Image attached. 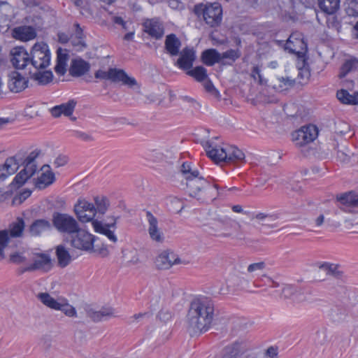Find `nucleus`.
Masks as SVG:
<instances>
[{"instance_id":"obj_13","label":"nucleus","mask_w":358,"mask_h":358,"mask_svg":"<svg viewBox=\"0 0 358 358\" xmlns=\"http://www.w3.org/2000/svg\"><path fill=\"white\" fill-rule=\"evenodd\" d=\"M179 58L175 62V65L180 69L186 71L192 68L196 59V51L192 47L186 46L180 52Z\"/></svg>"},{"instance_id":"obj_1","label":"nucleus","mask_w":358,"mask_h":358,"mask_svg":"<svg viewBox=\"0 0 358 358\" xmlns=\"http://www.w3.org/2000/svg\"><path fill=\"white\" fill-rule=\"evenodd\" d=\"M215 306L209 298H201L190 304L187 314V328L192 334L206 332L210 327L214 316Z\"/></svg>"},{"instance_id":"obj_59","label":"nucleus","mask_w":358,"mask_h":358,"mask_svg":"<svg viewBox=\"0 0 358 358\" xmlns=\"http://www.w3.org/2000/svg\"><path fill=\"white\" fill-rule=\"evenodd\" d=\"M110 69L107 71H103V70H98L94 73V77L97 79H101V80H110Z\"/></svg>"},{"instance_id":"obj_22","label":"nucleus","mask_w":358,"mask_h":358,"mask_svg":"<svg viewBox=\"0 0 358 358\" xmlns=\"http://www.w3.org/2000/svg\"><path fill=\"white\" fill-rule=\"evenodd\" d=\"M243 343L235 341L223 348L220 358H241L244 352Z\"/></svg>"},{"instance_id":"obj_29","label":"nucleus","mask_w":358,"mask_h":358,"mask_svg":"<svg viewBox=\"0 0 358 358\" xmlns=\"http://www.w3.org/2000/svg\"><path fill=\"white\" fill-rule=\"evenodd\" d=\"M348 308L343 301H341L333 306L329 310V315L331 320L335 322L343 321L348 315Z\"/></svg>"},{"instance_id":"obj_25","label":"nucleus","mask_w":358,"mask_h":358,"mask_svg":"<svg viewBox=\"0 0 358 358\" xmlns=\"http://www.w3.org/2000/svg\"><path fill=\"white\" fill-rule=\"evenodd\" d=\"M32 271L42 270L45 272L49 271L52 268V262L50 255L44 253L38 254L34 263L30 264Z\"/></svg>"},{"instance_id":"obj_54","label":"nucleus","mask_w":358,"mask_h":358,"mask_svg":"<svg viewBox=\"0 0 358 358\" xmlns=\"http://www.w3.org/2000/svg\"><path fill=\"white\" fill-rule=\"evenodd\" d=\"M266 268V264L264 262H260L257 263H253L248 266V271L249 273H254L257 271H262Z\"/></svg>"},{"instance_id":"obj_4","label":"nucleus","mask_w":358,"mask_h":358,"mask_svg":"<svg viewBox=\"0 0 358 358\" xmlns=\"http://www.w3.org/2000/svg\"><path fill=\"white\" fill-rule=\"evenodd\" d=\"M193 12L198 17H202L210 27H218L222 23V8L218 2L196 4Z\"/></svg>"},{"instance_id":"obj_45","label":"nucleus","mask_w":358,"mask_h":358,"mask_svg":"<svg viewBox=\"0 0 358 358\" xmlns=\"http://www.w3.org/2000/svg\"><path fill=\"white\" fill-rule=\"evenodd\" d=\"M346 14L348 16L358 17V0H351L345 8Z\"/></svg>"},{"instance_id":"obj_52","label":"nucleus","mask_w":358,"mask_h":358,"mask_svg":"<svg viewBox=\"0 0 358 358\" xmlns=\"http://www.w3.org/2000/svg\"><path fill=\"white\" fill-rule=\"evenodd\" d=\"M74 27H76L75 34H76V38L78 39V41L76 43H73V45L86 47V44L83 41L84 34H83V31L82 28L80 27V26L78 23H76L74 24Z\"/></svg>"},{"instance_id":"obj_35","label":"nucleus","mask_w":358,"mask_h":358,"mask_svg":"<svg viewBox=\"0 0 358 358\" xmlns=\"http://www.w3.org/2000/svg\"><path fill=\"white\" fill-rule=\"evenodd\" d=\"M30 78L38 82L41 85H45L50 83L53 78V74L51 71H40L36 70L35 72L29 71Z\"/></svg>"},{"instance_id":"obj_3","label":"nucleus","mask_w":358,"mask_h":358,"mask_svg":"<svg viewBox=\"0 0 358 358\" xmlns=\"http://www.w3.org/2000/svg\"><path fill=\"white\" fill-rule=\"evenodd\" d=\"M40 154L41 150L36 149L25 159H23L20 153L7 158L5 163L0 166V181L4 180L8 176L13 174L17 170L20 164L24 168H28L29 170L34 169L36 172L37 168L34 161Z\"/></svg>"},{"instance_id":"obj_43","label":"nucleus","mask_w":358,"mask_h":358,"mask_svg":"<svg viewBox=\"0 0 358 358\" xmlns=\"http://www.w3.org/2000/svg\"><path fill=\"white\" fill-rule=\"evenodd\" d=\"M319 268L326 271L327 275H331L336 278H339L342 275V272L338 271V266L335 264L325 262L322 264Z\"/></svg>"},{"instance_id":"obj_6","label":"nucleus","mask_w":358,"mask_h":358,"mask_svg":"<svg viewBox=\"0 0 358 358\" xmlns=\"http://www.w3.org/2000/svg\"><path fill=\"white\" fill-rule=\"evenodd\" d=\"M52 227L61 234L72 235L78 229L79 223L71 215L61 212H53L52 215Z\"/></svg>"},{"instance_id":"obj_44","label":"nucleus","mask_w":358,"mask_h":358,"mask_svg":"<svg viewBox=\"0 0 358 358\" xmlns=\"http://www.w3.org/2000/svg\"><path fill=\"white\" fill-rule=\"evenodd\" d=\"M358 64V61L355 59H350L347 60L341 67L339 78H343L346 76V75L352 71L355 66Z\"/></svg>"},{"instance_id":"obj_50","label":"nucleus","mask_w":358,"mask_h":358,"mask_svg":"<svg viewBox=\"0 0 358 358\" xmlns=\"http://www.w3.org/2000/svg\"><path fill=\"white\" fill-rule=\"evenodd\" d=\"M26 22L32 25L36 29H39L43 25L42 18L38 15L29 16L25 18Z\"/></svg>"},{"instance_id":"obj_42","label":"nucleus","mask_w":358,"mask_h":358,"mask_svg":"<svg viewBox=\"0 0 358 358\" xmlns=\"http://www.w3.org/2000/svg\"><path fill=\"white\" fill-rule=\"evenodd\" d=\"M37 298L41 301V302L46 306L47 307L57 310L59 308V303L57 300L52 298L48 293L47 292H41L37 295Z\"/></svg>"},{"instance_id":"obj_26","label":"nucleus","mask_w":358,"mask_h":358,"mask_svg":"<svg viewBox=\"0 0 358 358\" xmlns=\"http://www.w3.org/2000/svg\"><path fill=\"white\" fill-rule=\"evenodd\" d=\"M146 217L149 222L148 232L150 238L157 242H162L164 238L158 229L157 218L150 211L146 212Z\"/></svg>"},{"instance_id":"obj_36","label":"nucleus","mask_w":358,"mask_h":358,"mask_svg":"<svg viewBox=\"0 0 358 358\" xmlns=\"http://www.w3.org/2000/svg\"><path fill=\"white\" fill-rule=\"evenodd\" d=\"M241 56L239 49H229L223 53H220V64L222 65H232L236 59Z\"/></svg>"},{"instance_id":"obj_49","label":"nucleus","mask_w":358,"mask_h":358,"mask_svg":"<svg viewBox=\"0 0 358 358\" xmlns=\"http://www.w3.org/2000/svg\"><path fill=\"white\" fill-rule=\"evenodd\" d=\"M10 236L8 230L0 231V255H3V250L9 242Z\"/></svg>"},{"instance_id":"obj_55","label":"nucleus","mask_w":358,"mask_h":358,"mask_svg":"<svg viewBox=\"0 0 358 358\" xmlns=\"http://www.w3.org/2000/svg\"><path fill=\"white\" fill-rule=\"evenodd\" d=\"M171 205L172 206V210L178 213H180L184 208L182 201L177 198L171 199Z\"/></svg>"},{"instance_id":"obj_62","label":"nucleus","mask_w":358,"mask_h":358,"mask_svg":"<svg viewBox=\"0 0 358 358\" xmlns=\"http://www.w3.org/2000/svg\"><path fill=\"white\" fill-rule=\"evenodd\" d=\"M278 79L280 83H283L284 86L286 87H293L295 84V80L291 79L289 77H280L278 78Z\"/></svg>"},{"instance_id":"obj_28","label":"nucleus","mask_w":358,"mask_h":358,"mask_svg":"<svg viewBox=\"0 0 358 358\" xmlns=\"http://www.w3.org/2000/svg\"><path fill=\"white\" fill-rule=\"evenodd\" d=\"M119 218V216L109 217L108 219H110L112 222L108 223H103L102 221L94 220L92 221V224L95 232L102 234L106 236V234H108V231H109L111 229L113 230L116 229V222Z\"/></svg>"},{"instance_id":"obj_33","label":"nucleus","mask_w":358,"mask_h":358,"mask_svg":"<svg viewBox=\"0 0 358 358\" xmlns=\"http://www.w3.org/2000/svg\"><path fill=\"white\" fill-rule=\"evenodd\" d=\"M279 216L278 214H266L259 213L255 215V219L261 221L259 224L262 227H267L269 228H275L278 227L276 221L278 220Z\"/></svg>"},{"instance_id":"obj_16","label":"nucleus","mask_w":358,"mask_h":358,"mask_svg":"<svg viewBox=\"0 0 358 358\" xmlns=\"http://www.w3.org/2000/svg\"><path fill=\"white\" fill-rule=\"evenodd\" d=\"M110 80L111 82L117 83L121 82L123 85L130 87L137 85L134 78L130 77L121 69L110 68Z\"/></svg>"},{"instance_id":"obj_24","label":"nucleus","mask_w":358,"mask_h":358,"mask_svg":"<svg viewBox=\"0 0 358 358\" xmlns=\"http://www.w3.org/2000/svg\"><path fill=\"white\" fill-rule=\"evenodd\" d=\"M76 103V101L71 99L67 103L55 106L51 108V114L55 117H59L62 114L69 117L73 114Z\"/></svg>"},{"instance_id":"obj_41","label":"nucleus","mask_w":358,"mask_h":358,"mask_svg":"<svg viewBox=\"0 0 358 358\" xmlns=\"http://www.w3.org/2000/svg\"><path fill=\"white\" fill-rule=\"evenodd\" d=\"M187 74L194 78L198 82H202L208 78L207 70L202 66H198L187 70Z\"/></svg>"},{"instance_id":"obj_19","label":"nucleus","mask_w":358,"mask_h":358,"mask_svg":"<svg viewBox=\"0 0 358 358\" xmlns=\"http://www.w3.org/2000/svg\"><path fill=\"white\" fill-rule=\"evenodd\" d=\"M52 229V222L46 219H36L29 225L27 231L31 236H40L45 231Z\"/></svg>"},{"instance_id":"obj_39","label":"nucleus","mask_w":358,"mask_h":358,"mask_svg":"<svg viewBox=\"0 0 358 358\" xmlns=\"http://www.w3.org/2000/svg\"><path fill=\"white\" fill-rule=\"evenodd\" d=\"M55 180V174L51 171H46L41 173L36 179V187L39 189H44L51 185Z\"/></svg>"},{"instance_id":"obj_9","label":"nucleus","mask_w":358,"mask_h":358,"mask_svg":"<svg viewBox=\"0 0 358 358\" xmlns=\"http://www.w3.org/2000/svg\"><path fill=\"white\" fill-rule=\"evenodd\" d=\"M71 245L76 249L83 251H92L95 236L78 227L77 231L71 235Z\"/></svg>"},{"instance_id":"obj_7","label":"nucleus","mask_w":358,"mask_h":358,"mask_svg":"<svg viewBox=\"0 0 358 358\" xmlns=\"http://www.w3.org/2000/svg\"><path fill=\"white\" fill-rule=\"evenodd\" d=\"M187 187L189 191V195L198 199H201L200 193L202 191L210 194L211 197L214 196V199L217 195L218 186L216 184L211 185L203 177L198 176V178H190V180H187Z\"/></svg>"},{"instance_id":"obj_60","label":"nucleus","mask_w":358,"mask_h":358,"mask_svg":"<svg viewBox=\"0 0 358 358\" xmlns=\"http://www.w3.org/2000/svg\"><path fill=\"white\" fill-rule=\"evenodd\" d=\"M57 62L66 64V61L69 58V55L66 52H63L62 48H60L57 50Z\"/></svg>"},{"instance_id":"obj_40","label":"nucleus","mask_w":358,"mask_h":358,"mask_svg":"<svg viewBox=\"0 0 358 358\" xmlns=\"http://www.w3.org/2000/svg\"><path fill=\"white\" fill-rule=\"evenodd\" d=\"M96 213L104 215L107 211L110 202L106 196H96L94 198Z\"/></svg>"},{"instance_id":"obj_8","label":"nucleus","mask_w":358,"mask_h":358,"mask_svg":"<svg viewBox=\"0 0 358 358\" xmlns=\"http://www.w3.org/2000/svg\"><path fill=\"white\" fill-rule=\"evenodd\" d=\"M285 50L296 55L306 63L308 45L304 41L303 34L300 32L292 33L285 44Z\"/></svg>"},{"instance_id":"obj_14","label":"nucleus","mask_w":358,"mask_h":358,"mask_svg":"<svg viewBox=\"0 0 358 358\" xmlns=\"http://www.w3.org/2000/svg\"><path fill=\"white\" fill-rule=\"evenodd\" d=\"M318 135L317 127L313 124L302 127L296 131L297 143L300 145L313 142Z\"/></svg>"},{"instance_id":"obj_27","label":"nucleus","mask_w":358,"mask_h":358,"mask_svg":"<svg viewBox=\"0 0 358 358\" xmlns=\"http://www.w3.org/2000/svg\"><path fill=\"white\" fill-rule=\"evenodd\" d=\"M35 173L34 169L29 170L28 168H24L21 170L13 178L12 182L10 184L11 189H19L22 187L28 179H29Z\"/></svg>"},{"instance_id":"obj_47","label":"nucleus","mask_w":358,"mask_h":358,"mask_svg":"<svg viewBox=\"0 0 358 358\" xmlns=\"http://www.w3.org/2000/svg\"><path fill=\"white\" fill-rule=\"evenodd\" d=\"M306 294L307 292L304 289L296 287L292 300L293 303H299L306 301Z\"/></svg>"},{"instance_id":"obj_57","label":"nucleus","mask_w":358,"mask_h":358,"mask_svg":"<svg viewBox=\"0 0 358 358\" xmlns=\"http://www.w3.org/2000/svg\"><path fill=\"white\" fill-rule=\"evenodd\" d=\"M327 342V336L323 331H317L315 338V343L317 345H323Z\"/></svg>"},{"instance_id":"obj_56","label":"nucleus","mask_w":358,"mask_h":358,"mask_svg":"<svg viewBox=\"0 0 358 358\" xmlns=\"http://www.w3.org/2000/svg\"><path fill=\"white\" fill-rule=\"evenodd\" d=\"M10 261L12 263L20 264L26 261V257L18 252H15L10 255Z\"/></svg>"},{"instance_id":"obj_48","label":"nucleus","mask_w":358,"mask_h":358,"mask_svg":"<svg viewBox=\"0 0 358 358\" xmlns=\"http://www.w3.org/2000/svg\"><path fill=\"white\" fill-rule=\"evenodd\" d=\"M218 223L220 224V225L224 229H228L229 228L234 227L236 226L240 227L239 224L236 222V221L231 220L229 217H224L222 218H218L217 220Z\"/></svg>"},{"instance_id":"obj_12","label":"nucleus","mask_w":358,"mask_h":358,"mask_svg":"<svg viewBox=\"0 0 358 358\" xmlns=\"http://www.w3.org/2000/svg\"><path fill=\"white\" fill-rule=\"evenodd\" d=\"M143 31L155 40H160L164 34V27L159 18H147L143 23Z\"/></svg>"},{"instance_id":"obj_53","label":"nucleus","mask_w":358,"mask_h":358,"mask_svg":"<svg viewBox=\"0 0 358 358\" xmlns=\"http://www.w3.org/2000/svg\"><path fill=\"white\" fill-rule=\"evenodd\" d=\"M206 91L215 97L220 96V92L215 89L213 83L210 79H208L203 84Z\"/></svg>"},{"instance_id":"obj_21","label":"nucleus","mask_w":358,"mask_h":358,"mask_svg":"<svg viewBox=\"0 0 358 358\" xmlns=\"http://www.w3.org/2000/svg\"><path fill=\"white\" fill-rule=\"evenodd\" d=\"M181 45V41L175 34H170L166 36L164 49L171 57H176L179 55Z\"/></svg>"},{"instance_id":"obj_32","label":"nucleus","mask_w":358,"mask_h":358,"mask_svg":"<svg viewBox=\"0 0 358 358\" xmlns=\"http://www.w3.org/2000/svg\"><path fill=\"white\" fill-rule=\"evenodd\" d=\"M201 60L204 64L209 66L215 63H220V52L213 48L205 50L201 53Z\"/></svg>"},{"instance_id":"obj_23","label":"nucleus","mask_w":358,"mask_h":358,"mask_svg":"<svg viewBox=\"0 0 358 358\" xmlns=\"http://www.w3.org/2000/svg\"><path fill=\"white\" fill-rule=\"evenodd\" d=\"M90 69L89 62L83 59H74L71 61L69 69V74L73 77H80L87 73Z\"/></svg>"},{"instance_id":"obj_63","label":"nucleus","mask_w":358,"mask_h":358,"mask_svg":"<svg viewBox=\"0 0 358 358\" xmlns=\"http://www.w3.org/2000/svg\"><path fill=\"white\" fill-rule=\"evenodd\" d=\"M66 64H65V63L57 62L55 67V72L57 74L61 75V76L64 75L66 71Z\"/></svg>"},{"instance_id":"obj_18","label":"nucleus","mask_w":358,"mask_h":358,"mask_svg":"<svg viewBox=\"0 0 358 358\" xmlns=\"http://www.w3.org/2000/svg\"><path fill=\"white\" fill-rule=\"evenodd\" d=\"M13 36L22 41H28L35 38L37 36L36 28L32 25H24L13 29Z\"/></svg>"},{"instance_id":"obj_46","label":"nucleus","mask_w":358,"mask_h":358,"mask_svg":"<svg viewBox=\"0 0 358 358\" xmlns=\"http://www.w3.org/2000/svg\"><path fill=\"white\" fill-rule=\"evenodd\" d=\"M59 308H57V310H61L63 312L66 316L69 317H76V310L74 307L69 303H59Z\"/></svg>"},{"instance_id":"obj_30","label":"nucleus","mask_w":358,"mask_h":358,"mask_svg":"<svg viewBox=\"0 0 358 358\" xmlns=\"http://www.w3.org/2000/svg\"><path fill=\"white\" fill-rule=\"evenodd\" d=\"M340 2V0H317V6L325 15H333L339 10Z\"/></svg>"},{"instance_id":"obj_64","label":"nucleus","mask_w":358,"mask_h":358,"mask_svg":"<svg viewBox=\"0 0 358 358\" xmlns=\"http://www.w3.org/2000/svg\"><path fill=\"white\" fill-rule=\"evenodd\" d=\"M186 180H190V178H198L199 176V172L196 169H192V166L189 168V172L188 174L184 175Z\"/></svg>"},{"instance_id":"obj_10","label":"nucleus","mask_w":358,"mask_h":358,"mask_svg":"<svg viewBox=\"0 0 358 358\" xmlns=\"http://www.w3.org/2000/svg\"><path fill=\"white\" fill-rule=\"evenodd\" d=\"M73 211L78 220L86 223L92 222L96 215L95 206L92 203H90L85 199H79L74 205Z\"/></svg>"},{"instance_id":"obj_51","label":"nucleus","mask_w":358,"mask_h":358,"mask_svg":"<svg viewBox=\"0 0 358 358\" xmlns=\"http://www.w3.org/2000/svg\"><path fill=\"white\" fill-rule=\"evenodd\" d=\"M296 289V287L294 285H286L282 290L281 297L283 299H289L292 301Z\"/></svg>"},{"instance_id":"obj_5","label":"nucleus","mask_w":358,"mask_h":358,"mask_svg":"<svg viewBox=\"0 0 358 358\" xmlns=\"http://www.w3.org/2000/svg\"><path fill=\"white\" fill-rule=\"evenodd\" d=\"M29 61L36 70L48 67L50 63V52L48 44L44 42L36 43L30 51Z\"/></svg>"},{"instance_id":"obj_2","label":"nucleus","mask_w":358,"mask_h":358,"mask_svg":"<svg viewBox=\"0 0 358 358\" xmlns=\"http://www.w3.org/2000/svg\"><path fill=\"white\" fill-rule=\"evenodd\" d=\"M203 147L207 156L215 163L234 164L243 162L245 159V154L242 150L234 145L219 148L217 145H213L212 142L207 141L203 143Z\"/></svg>"},{"instance_id":"obj_37","label":"nucleus","mask_w":358,"mask_h":358,"mask_svg":"<svg viewBox=\"0 0 358 358\" xmlns=\"http://www.w3.org/2000/svg\"><path fill=\"white\" fill-rule=\"evenodd\" d=\"M25 223L22 217H17L15 222L10 224L8 236L12 238L21 237L24 229Z\"/></svg>"},{"instance_id":"obj_38","label":"nucleus","mask_w":358,"mask_h":358,"mask_svg":"<svg viewBox=\"0 0 358 358\" xmlns=\"http://www.w3.org/2000/svg\"><path fill=\"white\" fill-rule=\"evenodd\" d=\"M336 97L343 103L356 105L358 103V93L350 94L348 90H341L336 93Z\"/></svg>"},{"instance_id":"obj_20","label":"nucleus","mask_w":358,"mask_h":358,"mask_svg":"<svg viewBox=\"0 0 358 358\" xmlns=\"http://www.w3.org/2000/svg\"><path fill=\"white\" fill-rule=\"evenodd\" d=\"M337 201L343 207H340L345 211H350V208H358V194L354 192H348L337 196Z\"/></svg>"},{"instance_id":"obj_31","label":"nucleus","mask_w":358,"mask_h":358,"mask_svg":"<svg viewBox=\"0 0 358 358\" xmlns=\"http://www.w3.org/2000/svg\"><path fill=\"white\" fill-rule=\"evenodd\" d=\"M87 315L92 321L98 322L114 317V309L110 307H103L99 311L90 310L87 311Z\"/></svg>"},{"instance_id":"obj_34","label":"nucleus","mask_w":358,"mask_h":358,"mask_svg":"<svg viewBox=\"0 0 358 358\" xmlns=\"http://www.w3.org/2000/svg\"><path fill=\"white\" fill-rule=\"evenodd\" d=\"M55 253L58 261V265L61 268L67 266L71 262V256L64 245H57L56 247Z\"/></svg>"},{"instance_id":"obj_15","label":"nucleus","mask_w":358,"mask_h":358,"mask_svg":"<svg viewBox=\"0 0 358 358\" xmlns=\"http://www.w3.org/2000/svg\"><path fill=\"white\" fill-rule=\"evenodd\" d=\"M8 87L10 92L17 93L27 87L28 80L16 71H11L8 76Z\"/></svg>"},{"instance_id":"obj_17","label":"nucleus","mask_w":358,"mask_h":358,"mask_svg":"<svg viewBox=\"0 0 358 358\" xmlns=\"http://www.w3.org/2000/svg\"><path fill=\"white\" fill-rule=\"evenodd\" d=\"M180 262V259L173 252L164 251L155 260V264L159 269H169L174 264Z\"/></svg>"},{"instance_id":"obj_58","label":"nucleus","mask_w":358,"mask_h":358,"mask_svg":"<svg viewBox=\"0 0 358 358\" xmlns=\"http://www.w3.org/2000/svg\"><path fill=\"white\" fill-rule=\"evenodd\" d=\"M72 135L73 136L80 138L84 141H90L92 140L91 136L80 131H73Z\"/></svg>"},{"instance_id":"obj_61","label":"nucleus","mask_w":358,"mask_h":358,"mask_svg":"<svg viewBox=\"0 0 358 358\" xmlns=\"http://www.w3.org/2000/svg\"><path fill=\"white\" fill-rule=\"evenodd\" d=\"M68 162V157L65 155H59L58 156L55 162L54 165L56 167H60L64 166Z\"/></svg>"},{"instance_id":"obj_11","label":"nucleus","mask_w":358,"mask_h":358,"mask_svg":"<svg viewBox=\"0 0 358 358\" xmlns=\"http://www.w3.org/2000/svg\"><path fill=\"white\" fill-rule=\"evenodd\" d=\"M10 62L16 69H24L30 64L29 54L23 46H16L10 50Z\"/></svg>"}]
</instances>
